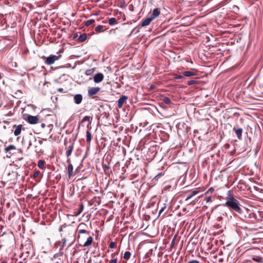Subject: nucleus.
<instances>
[{
	"instance_id": "1",
	"label": "nucleus",
	"mask_w": 263,
	"mask_h": 263,
	"mask_svg": "<svg viewBox=\"0 0 263 263\" xmlns=\"http://www.w3.org/2000/svg\"><path fill=\"white\" fill-rule=\"evenodd\" d=\"M78 240L80 242V246L86 247L91 245L93 238L89 232L85 230H80L78 232Z\"/></svg>"
},
{
	"instance_id": "2",
	"label": "nucleus",
	"mask_w": 263,
	"mask_h": 263,
	"mask_svg": "<svg viewBox=\"0 0 263 263\" xmlns=\"http://www.w3.org/2000/svg\"><path fill=\"white\" fill-rule=\"evenodd\" d=\"M223 206L231 208L232 210L238 213H241L242 212L239 201L234 198L232 196H231L229 200L223 204Z\"/></svg>"
},
{
	"instance_id": "3",
	"label": "nucleus",
	"mask_w": 263,
	"mask_h": 263,
	"mask_svg": "<svg viewBox=\"0 0 263 263\" xmlns=\"http://www.w3.org/2000/svg\"><path fill=\"white\" fill-rule=\"evenodd\" d=\"M61 57V55H55L51 54L49 57H45V58L46 59L45 63L47 65H51L53 64L55 61L58 60Z\"/></svg>"
},
{
	"instance_id": "4",
	"label": "nucleus",
	"mask_w": 263,
	"mask_h": 263,
	"mask_svg": "<svg viewBox=\"0 0 263 263\" xmlns=\"http://www.w3.org/2000/svg\"><path fill=\"white\" fill-rule=\"evenodd\" d=\"M25 120L31 124H36L39 121V118L37 116H33L31 115H28Z\"/></svg>"
},
{
	"instance_id": "5",
	"label": "nucleus",
	"mask_w": 263,
	"mask_h": 263,
	"mask_svg": "<svg viewBox=\"0 0 263 263\" xmlns=\"http://www.w3.org/2000/svg\"><path fill=\"white\" fill-rule=\"evenodd\" d=\"M104 78V77L103 74L102 73L99 72V73L96 74L93 76V81L96 83H99L103 80Z\"/></svg>"
},
{
	"instance_id": "6",
	"label": "nucleus",
	"mask_w": 263,
	"mask_h": 263,
	"mask_svg": "<svg viewBox=\"0 0 263 263\" xmlns=\"http://www.w3.org/2000/svg\"><path fill=\"white\" fill-rule=\"evenodd\" d=\"M100 90V88L98 87H91L88 90V94L89 97H92L93 95H96Z\"/></svg>"
},
{
	"instance_id": "7",
	"label": "nucleus",
	"mask_w": 263,
	"mask_h": 263,
	"mask_svg": "<svg viewBox=\"0 0 263 263\" xmlns=\"http://www.w3.org/2000/svg\"><path fill=\"white\" fill-rule=\"evenodd\" d=\"M160 14V10L159 8H155L153 10L152 13H149L148 16L152 18V20H154L156 17H158Z\"/></svg>"
},
{
	"instance_id": "8",
	"label": "nucleus",
	"mask_w": 263,
	"mask_h": 263,
	"mask_svg": "<svg viewBox=\"0 0 263 263\" xmlns=\"http://www.w3.org/2000/svg\"><path fill=\"white\" fill-rule=\"evenodd\" d=\"M13 128H15V130L14 131V135L15 136H17L21 134L22 130L23 129V125L22 124L20 125H14L13 126Z\"/></svg>"
},
{
	"instance_id": "9",
	"label": "nucleus",
	"mask_w": 263,
	"mask_h": 263,
	"mask_svg": "<svg viewBox=\"0 0 263 263\" xmlns=\"http://www.w3.org/2000/svg\"><path fill=\"white\" fill-rule=\"evenodd\" d=\"M153 21L152 18H151L148 15L145 19H144L141 23L142 27H145L148 26L151 22Z\"/></svg>"
},
{
	"instance_id": "10",
	"label": "nucleus",
	"mask_w": 263,
	"mask_h": 263,
	"mask_svg": "<svg viewBox=\"0 0 263 263\" xmlns=\"http://www.w3.org/2000/svg\"><path fill=\"white\" fill-rule=\"evenodd\" d=\"M233 130L235 132L238 139H241L242 137V129L241 128H236L234 127Z\"/></svg>"
},
{
	"instance_id": "11",
	"label": "nucleus",
	"mask_w": 263,
	"mask_h": 263,
	"mask_svg": "<svg viewBox=\"0 0 263 263\" xmlns=\"http://www.w3.org/2000/svg\"><path fill=\"white\" fill-rule=\"evenodd\" d=\"M74 148V143H71L68 147L66 148V155L67 157H69L72 152Z\"/></svg>"
},
{
	"instance_id": "12",
	"label": "nucleus",
	"mask_w": 263,
	"mask_h": 263,
	"mask_svg": "<svg viewBox=\"0 0 263 263\" xmlns=\"http://www.w3.org/2000/svg\"><path fill=\"white\" fill-rule=\"evenodd\" d=\"M73 170V168L72 164L69 163L68 165V175L69 178L74 175Z\"/></svg>"
},
{
	"instance_id": "13",
	"label": "nucleus",
	"mask_w": 263,
	"mask_h": 263,
	"mask_svg": "<svg viewBox=\"0 0 263 263\" xmlns=\"http://www.w3.org/2000/svg\"><path fill=\"white\" fill-rule=\"evenodd\" d=\"M182 74H183L184 77H191L195 76L197 75V73L196 72H192V71H184L182 73Z\"/></svg>"
},
{
	"instance_id": "14",
	"label": "nucleus",
	"mask_w": 263,
	"mask_h": 263,
	"mask_svg": "<svg viewBox=\"0 0 263 263\" xmlns=\"http://www.w3.org/2000/svg\"><path fill=\"white\" fill-rule=\"evenodd\" d=\"M199 192V191L195 190L193 191L191 194H189L186 198L185 199V201L189 200L190 199L192 198L193 196L197 195Z\"/></svg>"
},
{
	"instance_id": "15",
	"label": "nucleus",
	"mask_w": 263,
	"mask_h": 263,
	"mask_svg": "<svg viewBox=\"0 0 263 263\" xmlns=\"http://www.w3.org/2000/svg\"><path fill=\"white\" fill-rule=\"evenodd\" d=\"M87 39V35L86 33H83L80 35L78 39V41L80 42H83Z\"/></svg>"
},
{
	"instance_id": "16",
	"label": "nucleus",
	"mask_w": 263,
	"mask_h": 263,
	"mask_svg": "<svg viewBox=\"0 0 263 263\" xmlns=\"http://www.w3.org/2000/svg\"><path fill=\"white\" fill-rule=\"evenodd\" d=\"M91 140V134L89 131L87 130L86 132V142L88 144V145H90Z\"/></svg>"
},
{
	"instance_id": "17",
	"label": "nucleus",
	"mask_w": 263,
	"mask_h": 263,
	"mask_svg": "<svg viewBox=\"0 0 263 263\" xmlns=\"http://www.w3.org/2000/svg\"><path fill=\"white\" fill-rule=\"evenodd\" d=\"M16 149V147L14 145H9L7 147L5 148V152L6 153H8L12 150H15Z\"/></svg>"
},
{
	"instance_id": "18",
	"label": "nucleus",
	"mask_w": 263,
	"mask_h": 263,
	"mask_svg": "<svg viewBox=\"0 0 263 263\" xmlns=\"http://www.w3.org/2000/svg\"><path fill=\"white\" fill-rule=\"evenodd\" d=\"M45 161L42 160H40L38 161L37 166L40 168H41L42 170H44L45 168Z\"/></svg>"
},
{
	"instance_id": "19",
	"label": "nucleus",
	"mask_w": 263,
	"mask_h": 263,
	"mask_svg": "<svg viewBox=\"0 0 263 263\" xmlns=\"http://www.w3.org/2000/svg\"><path fill=\"white\" fill-rule=\"evenodd\" d=\"M23 92L21 90H17L15 93V96H13L14 98H23L24 96H23Z\"/></svg>"
},
{
	"instance_id": "20",
	"label": "nucleus",
	"mask_w": 263,
	"mask_h": 263,
	"mask_svg": "<svg viewBox=\"0 0 263 263\" xmlns=\"http://www.w3.org/2000/svg\"><path fill=\"white\" fill-rule=\"evenodd\" d=\"M252 259L258 263H262L263 262V259L260 256H256L253 257Z\"/></svg>"
},
{
	"instance_id": "21",
	"label": "nucleus",
	"mask_w": 263,
	"mask_h": 263,
	"mask_svg": "<svg viewBox=\"0 0 263 263\" xmlns=\"http://www.w3.org/2000/svg\"><path fill=\"white\" fill-rule=\"evenodd\" d=\"M95 70H96L95 68L89 69H87L86 70L85 73L86 76H91L93 73V72L95 71Z\"/></svg>"
},
{
	"instance_id": "22",
	"label": "nucleus",
	"mask_w": 263,
	"mask_h": 263,
	"mask_svg": "<svg viewBox=\"0 0 263 263\" xmlns=\"http://www.w3.org/2000/svg\"><path fill=\"white\" fill-rule=\"evenodd\" d=\"M83 210H84V205H83V203H81L79 204V208L78 211L77 213H76L74 215L78 216L82 212Z\"/></svg>"
},
{
	"instance_id": "23",
	"label": "nucleus",
	"mask_w": 263,
	"mask_h": 263,
	"mask_svg": "<svg viewBox=\"0 0 263 263\" xmlns=\"http://www.w3.org/2000/svg\"><path fill=\"white\" fill-rule=\"evenodd\" d=\"M61 242H62V245H61V247H60V249H59V251H60V252H61L62 250H63V249H64V246H65V245L66 242V239L65 238H64L62 239V240Z\"/></svg>"
},
{
	"instance_id": "24",
	"label": "nucleus",
	"mask_w": 263,
	"mask_h": 263,
	"mask_svg": "<svg viewBox=\"0 0 263 263\" xmlns=\"http://www.w3.org/2000/svg\"><path fill=\"white\" fill-rule=\"evenodd\" d=\"M116 22H117V20L114 17H111V18H109V21H108V23L110 25H113L115 24H116Z\"/></svg>"
},
{
	"instance_id": "25",
	"label": "nucleus",
	"mask_w": 263,
	"mask_h": 263,
	"mask_svg": "<svg viewBox=\"0 0 263 263\" xmlns=\"http://www.w3.org/2000/svg\"><path fill=\"white\" fill-rule=\"evenodd\" d=\"M130 255L131 254L129 251H126L124 254L123 257L124 259L128 260L129 259Z\"/></svg>"
},
{
	"instance_id": "26",
	"label": "nucleus",
	"mask_w": 263,
	"mask_h": 263,
	"mask_svg": "<svg viewBox=\"0 0 263 263\" xmlns=\"http://www.w3.org/2000/svg\"><path fill=\"white\" fill-rule=\"evenodd\" d=\"M126 100H118V106L119 108H121L123 105L125 103Z\"/></svg>"
},
{
	"instance_id": "27",
	"label": "nucleus",
	"mask_w": 263,
	"mask_h": 263,
	"mask_svg": "<svg viewBox=\"0 0 263 263\" xmlns=\"http://www.w3.org/2000/svg\"><path fill=\"white\" fill-rule=\"evenodd\" d=\"M104 26L102 25H98L95 28V30L98 32H102Z\"/></svg>"
},
{
	"instance_id": "28",
	"label": "nucleus",
	"mask_w": 263,
	"mask_h": 263,
	"mask_svg": "<svg viewBox=\"0 0 263 263\" xmlns=\"http://www.w3.org/2000/svg\"><path fill=\"white\" fill-rule=\"evenodd\" d=\"M174 79H184V76L183 74H182V75L174 74Z\"/></svg>"
},
{
	"instance_id": "29",
	"label": "nucleus",
	"mask_w": 263,
	"mask_h": 263,
	"mask_svg": "<svg viewBox=\"0 0 263 263\" xmlns=\"http://www.w3.org/2000/svg\"><path fill=\"white\" fill-rule=\"evenodd\" d=\"M166 205L165 204H163L162 205H161L160 209L159 210V214L160 215L164 211Z\"/></svg>"
},
{
	"instance_id": "30",
	"label": "nucleus",
	"mask_w": 263,
	"mask_h": 263,
	"mask_svg": "<svg viewBox=\"0 0 263 263\" xmlns=\"http://www.w3.org/2000/svg\"><path fill=\"white\" fill-rule=\"evenodd\" d=\"M162 105L166 104L167 106L171 104V100H163Z\"/></svg>"
},
{
	"instance_id": "31",
	"label": "nucleus",
	"mask_w": 263,
	"mask_h": 263,
	"mask_svg": "<svg viewBox=\"0 0 263 263\" xmlns=\"http://www.w3.org/2000/svg\"><path fill=\"white\" fill-rule=\"evenodd\" d=\"M94 22H95L94 20H89L86 21L85 25H86V26H88L91 25Z\"/></svg>"
},
{
	"instance_id": "32",
	"label": "nucleus",
	"mask_w": 263,
	"mask_h": 263,
	"mask_svg": "<svg viewBox=\"0 0 263 263\" xmlns=\"http://www.w3.org/2000/svg\"><path fill=\"white\" fill-rule=\"evenodd\" d=\"M197 83H198V81H195V80L189 81L187 82V84L189 85H194V84H196Z\"/></svg>"
},
{
	"instance_id": "33",
	"label": "nucleus",
	"mask_w": 263,
	"mask_h": 263,
	"mask_svg": "<svg viewBox=\"0 0 263 263\" xmlns=\"http://www.w3.org/2000/svg\"><path fill=\"white\" fill-rule=\"evenodd\" d=\"M85 121H88L90 122V117L89 116H85L82 120V122H84Z\"/></svg>"
},
{
	"instance_id": "34",
	"label": "nucleus",
	"mask_w": 263,
	"mask_h": 263,
	"mask_svg": "<svg viewBox=\"0 0 263 263\" xmlns=\"http://www.w3.org/2000/svg\"><path fill=\"white\" fill-rule=\"evenodd\" d=\"M61 245H62V242L60 241H57L55 243V247L57 248H59V249H60V248L61 247Z\"/></svg>"
},
{
	"instance_id": "35",
	"label": "nucleus",
	"mask_w": 263,
	"mask_h": 263,
	"mask_svg": "<svg viewBox=\"0 0 263 263\" xmlns=\"http://www.w3.org/2000/svg\"><path fill=\"white\" fill-rule=\"evenodd\" d=\"M204 200L206 201V203H209V202H212V198H211V196L205 197Z\"/></svg>"
},
{
	"instance_id": "36",
	"label": "nucleus",
	"mask_w": 263,
	"mask_h": 263,
	"mask_svg": "<svg viewBox=\"0 0 263 263\" xmlns=\"http://www.w3.org/2000/svg\"><path fill=\"white\" fill-rule=\"evenodd\" d=\"M116 243L115 242L112 241L109 244V247L110 248H112V249L116 247Z\"/></svg>"
},
{
	"instance_id": "37",
	"label": "nucleus",
	"mask_w": 263,
	"mask_h": 263,
	"mask_svg": "<svg viewBox=\"0 0 263 263\" xmlns=\"http://www.w3.org/2000/svg\"><path fill=\"white\" fill-rule=\"evenodd\" d=\"M160 106L164 108V109H167L168 108V106H167L166 104H164V105H162V102H161L160 104Z\"/></svg>"
},
{
	"instance_id": "38",
	"label": "nucleus",
	"mask_w": 263,
	"mask_h": 263,
	"mask_svg": "<svg viewBox=\"0 0 263 263\" xmlns=\"http://www.w3.org/2000/svg\"><path fill=\"white\" fill-rule=\"evenodd\" d=\"M214 191V189L213 187H210L208 191L205 193V195L208 194L209 193H212Z\"/></svg>"
},
{
	"instance_id": "39",
	"label": "nucleus",
	"mask_w": 263,
	"mask_h": 263,
	"mask_svg": "<svg viewBox=\"0 0 263 263\" xmlns=\"http://www.w3.org/2000/svg\"><path fill=\"white\" fill-rule=\"evenodd\" d=\"M74 99H82V96L80 94H78L74 96Z\"/></svg>"
},
{
	"instance_id": "40",
	"label": "nucleus",
	"mask_w": 263,
	"mask_h": 263,
	"mask_svg": "<svg viewBox=\"0 0 263 263\" xmlns=\"http://www.w3.org/2000/svg\"><path fill=\"white\" fill-rule=\"evenodd\" d=\"M163 174H164L163 173H160L157 175L156 176L155 178H159V177H160L161 176L163 175Z\"/></svg>"
},
{
	"instance_id": "41",
	"label": "nucleus",
	"mask_w": 263,
	"mask_h": 263,
	"mask_svg": "<svg viewBox=\"0 0 263 263\" xmlns=\"http://www.w3.org/2000/svg\"><path fill=\"white\" fill-rule=\"evenodd\" d=\"M39 173H40V172L39 171H36V172H34L33 174V177L36 178V177H37L38 175H39Z\"/></svg>"
},
{
	"instance_id": "42",
	"label": "nucleus",
	"mask_w": 263,
	"mask_h": 263,
	"mask_svg": "<svg viewBox=\"0 0 263 263\" xmlns=\"http://www.w3.org/2000/svg\"><path fill=\"white\" fill-rule=\"evenodd\" d=\"M117 259L114 258L109 261V263H117Z\"/></svg>"
},
{
	"instance_id": "43",
	"label": "nucleus",
	"mask_w": 263,
	"mask_h": 263,
	"mask_svg": "<svg viewBox=\"0 0 263 263\" xmlns=\"http://www.w3.org/2000/svg\"><path fill=\"white\" fill-rule=\"evenodd\" d=\"M188 263H199V261H198L197 260H193L189 261L188 262Z\"/></svg>"
},
{
	"instance_id": "44",
	"label": "nucleus",
	"mask_w": 263,
	"mask_h": 263,
	"mask_svg": "<svg viewBox=\"0 0 263 263\" xmlns=\"http://www.w3.org/2000/svg\"><path fill=\"white\" fill-rule=\"evenodd\" d=\"M58 91L63 93H65L67 92V91H64L63 89L62 88H58Z\"/></svg>"
},
{
	"instance_id": "45",
	"label": "nucleus",
	"mask_w": 263,
	"mask_h": 263,
	"mask_svg": "<svg viewBox=\"0 0 263 263\" xmlns=\"http://www.w3.org/2000/svg\"><path fill=\"white\" fill-rule=\"evenodd\" d=\"M155 87H156V86H155V85H154V84H152V85H150V86H149V89L152 90V89H155Z\"/></svg>"
},
{
	"instance_id": "46",
	"label": "nucleus",
	"mask_w": 263,
	"mask_h": 263,
	"mask_svg": "<svg viewBox=\"0 0 263 263\" xmlns=\"http://www.w3.org/2000/svg\"><path fill=\"white\" fill-rule=\"evenodd\" d=\"M82 100H75V103L77 104H79L81 103Z\"/></svg>"
},
{
	"instance_id": "47",
	"label": "nucleus",
	"mask_w": 263,
	"mask_h": 263,
	"mask_svg": "<svg viewBox=\"0 0 263 263\" xmlns=\"http://www.w3.org/2000/svg\"><path fill=\"white\" fill-rule=\"evenodd\" d=\"M43 140L46 141V139H42V140H39V144H41H41H43Z\"/></svg>"
},
{
	"instance_id": "48",
	"label": "nucleus",
	"mask_w": 263,
	"mask_h": 263,
	"mask_svg": "<svg viewBox=\"0 0 263 263\" xmlns=\"http://www.w3.org/2000/svg\"><path fill=\"white\" fill-rule=\"evenodd\" d=\"M120 99H127V97L125 96H122Z\"/></svg>"
},
{
	"instance_id": "49",
	"label": "nucleus",
	"mask_w": 263,
	"mask_h": 263,
	"mask_svg": "<svg viewBox=\"0 0 263 263\" xmlns=\"http://www.w3.org/2000/svg\"><path fill=\"white\" fill-rule=\"evenodd\" d=\"M175 237L176 236H175V237L174 238V239H173L172 242H171V246H173L175 242Z\"/></svg>"
},
{
	"instance_id": "50",
	"label": "nucleus",
	"mask_w": 263,
	"mask_h": 263,
	"mask_svg": "<svg viewBox=\"0 0 263 263\" xmlns=\"http://www.w3.org/2000/svg\"><path fill=\"white\" fill-rule=\"evenodd\" d=\"M165 187L166 188V190H170V189L171 188V185H167V186H166Z\"/></svg>"
},
{
	"instance_id": "51",
	"label": "nucleus",
	"mask_w": 263,
	"mask_h": 263,
	"mask_svg": "<svg viewBox=\"0 0 263 263\" xmlns=\"http://www.w3.org/2000/svg\"><path fill=\"white\" fill-rule=\"evenodd\" d=\"M45 126H46V125H45V123H42V124H41V127H42V128H44Z\"/></svg>"
},
{
	"instance_id": "52",
	"label": "nucleus",
	"mask_w": 263,
	"mask_h": 263,
	"mask_svg": "<svg viewBox=\"0 0 263 263\" xmlns=\"http://www.w3.org/2000/svg\"><path fill=\"white\" fill-rule=\"evenodd\" d=\"M78 36V34H74L73 39H76Z\"/></svg>"
},
{
	"instance_id": "53",
	"label": "nucleus",
	"mask_w": 263,
	"mask_h": 263,
	"mask_svg": "<svg viewBox=\"0 0 263 263\" xmlns=\"http://www.w3.org/2000/svg\"><path fill=\"white\" fill-rule=\"evenodd\" d=\"M70 158H68V159H67V162L68 163V164H69V163H70Z\"/></svg>"
},
{
	"instance_id": "54",
	"label": "nucleus",
	"mask_w": 263,
	"mask_h": 263,
	"mask_svg": "<svg viewBox=\"0 0 263 263\" xmlns=\"http://www.w3.org/2000/svg\"><path fill=\"white\" fill-rule=\"evenodd\" d=\"M31 142H29V146H28V148L31 145Z\"/></svg>"
},
{
	"instance_id": "55",
	"label": "nucleus",
	"mask_w": 263,
	"mask_h": 263,
	"mask_svg": "<svg viewBox=\"0 0 263 263\" xmlns=\"http://www.w3.org/2000/svg\"><path fill=\"white\" fill-rule=\"evenodd\" d=\"M1 263H7V262H5V261H3V262H2Z\"/></svg>"
},
{
	"instance_id": "56",
	"label": "nucleus",
	"mask_w": 263,
	"mask_h": 263,
	"mask_svg": "<svg viewBox=\"0 0 263 263\" xmlns=\"http://www.w3.org/2000/svg\"><path fill=\"white\" fill-rule=\"evenodd\" d=\"M164 99H168V98L167 97H165Z\"/></svg>"
},
{
	"instance_id": "57",
	"label": "nucleus",
	"mask_w": 263,
	"mask_h": 263,
	"mask_svg": "<svg viewBox=\"0 0 263 263\" xmlns=\"http://www.w3.org/2000/svg\"><path fill=\"white\" fill-rule=\"evenodd\" d=\"M62 228H61L60 229V231H62Z\"/></svg>"
},
{
	"instance_id": "58",
	"label": "nucleus",
	"mask_w": 263,
	"mask_h": 263,
	"mask_svg": "<svg viewBox=\"0 0 263 263\" xmlns=\"http://www.w3.org/2000/svg\"><path fill=\"white\" fill-rule=\"evenodd\" d=\"M20 263H22V262H20Z\"/></svg>"
},
{
	"instance_id": "59",
	"label": "nucleus",
	"mask_w": 263,
	"mask_h": 263,
	"mask_svg": "<svg viewBox=\"0 0 263 263\" xmlns=\"http://www.w3.org/2000/svg\"><path fill=\"white\" fill-rule=\"evenodd\" d=\"M20 263H22V262H20Z\"/></svg>"
}]
</instances>
